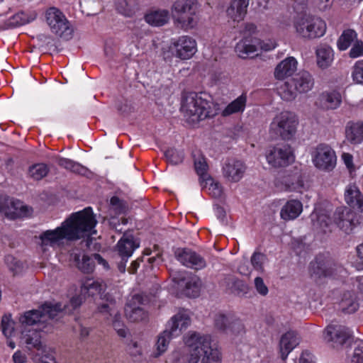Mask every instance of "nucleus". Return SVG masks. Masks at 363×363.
Segmentation results:
<instances>
[{
	"label": "nucleus",
	"mask_w": 363,
	"mask_h": 363,
	"mask_svg": "<svg viewBox=\"0 0 363 363\" xmlns=\"http://www.w3.org/2000/svg\"><path fill=\"white\" fill-rule=\"evenodd\" d=\"M65 311L67 307L62 306L61 303L52 304L46 303L37 310H31L26 312L19 318V322L23 328L21 332V340L26 344L28 349L35 348L38 350L34 357L36 363H57L52 356V350L50 347L42 344L40 334L37 329H26V327L37 324L47 323L49 320L54 319L58 315Z\"/></svg>",
	"instance_id": "1"
},
{
	"label": "nucleus",
	"mask_w": 363,
	"mask_h": 363,
	"mask_svg": "<svg viewBox=\"0 0 363 363\" xmlns=\"http://www.w3.org/2000/svg\"><path fill=\"white\" fill-rule=\"evenodd\" d=\"M96 220L91 208L73 213L53 230H48L40 235V246L43 252L49 247L53 249L62 247L65 240L74 241L95 234Z\"/></svg>",
	"instance_id": "2"
},
{
	"label": "nucleus",
	"mask_w": 363,
	"mask_h": 363,
	"mask_svg": "<svg viewBox=\"0 0 363 363\" xmlns=\"http://www.w3.org/2000/svg\"><path fill=\"white\" fill-rule=\"evenodd\" d=\"M313 225L316 230L326 233L331 232L335 225L346 234H350L359 224L357 214L346 207L337 208L331 218L325 211L315 209L311 215Z\"/></svg>",
	"instance_id": "3"
},
{
	"label": "nucleus",
	"mask_w": 363,
	"mask_h": 363,
	"mask_svg": "<svg viewBox=\"0 0 363 363\" xmlns=\"http://www.w3.org/2000/svg\"><path fill=\"white\" fill-rule=\"evenodd\" d=\"M185 344L189 348L188 363H222V353L209 336L193 333L186 337Z\"/></svg>",
	"instance_id": "4"
},
{
	"label": "nucleus",
	"mask_w": 363,
	"mask_h": 363,
	"mask_svg": "<svg viewBox=\"0 0 363 363\" xmlns=\"http://www.w3.org/2000/svg\"><path fill=\"white\" fill-rule=\"evenodd\" d=\"M205 93H190L183 100L181 110L187 123L195 124L218 114V108Z\"/></svg>",
	"instance_id": "5"
},
{
	"label": "nucleus",
	"mask_w": 363,
	"mask_h": 363,
	"mask_svg": "<svg viewBox=\"0 0 363 363\" xmlns=\"http://www.w3.org/2000/svg\"><path fill=\"white\" fill-rule=\"evenodd\" d=\"M313 85L312 75L306 71H301L286 82L279 83L277 93L283 100L292 101L298 94H305L311 91Z\"/></svg>",
	"instance_id": "6"
},
{
	"label": "nucleus",
	"mask_w": 363,
	"mask_h": 363,
	"mask_svg": "<svg viewBox=\"0 0 363 363\" xmlns=\"http://www.w3.org/2000/svg\"><path fill=\"white\" fill-rule=\"evenodd\" d=\"M299 121L297 116L291 111H281L272 119L269 125V135L273 138L292 140L297 132Z\"/></svg>",
	"instance_id": "7"
},
{
	"label": "nucleus",
	"mask_w": 363,
	"mask_h": 363,
	"mask_svg": "<svg viewBox=\"0 0 363 363\" xmlns=\"http://www.w3.org/2000/svg\"><path fill=\"white\" fill-rule=\"evenodd\" d=\"M199 4L196 0H176L172 6V16L177 26L187 30L197 24Z\"/></svg>",
	"instance_id": "8"
},
{
	"label": "nucleus",
	"mask_w": 363,
	"mask_h": 363,
	"mask_svg": "<svg viewBox=\"0 0 363 363\" xmlns=\"http://www.w3.org/2000/svg\"><path fill=\"white\" fill-rule=\"evenodd\" d=\"M296 32L301 38L313 39L322 37L326 31V23L321 18L309 14H300L294 21Z\"/></svg>",
	"instance_id": "9"
},
{
	"label": "nucleus",
	"mask_w": 363,
	"mask_h": 363,
	"mask_svg": "<svg viewBox=\"0 0 363 363\" xmlns=\"http://www.w3.org/2000/svg\"><path fill=\"white\" fill-rule=\"evenodd\" d=\"M311 155L313 165L320 171L329 172L336 167L335 152L327 144H318L313 148Z\"/></svg>",
	"instance_id": "10"
},
{
	"label": "nucleus",
	"mask_w": 363,
	"mask_h": 363,
	"mask_svg": "<svg viewBox=\"0 0 363 363\" xmlns=\"http://www.w3.org/2000/svg\"><path fill=\"white\" fill-rule=\"evenodd\" d=\"M45 19L51 32L56 35L69 40L72 36V29L63 13L55 7L49 8L45 12Z\"/></svg>",
	"instance_id": "11"
},
{
	"label": "nucleus",
	"mask_w": 363,
	"mask_h": 363,
	"mask_svg": "<svg viewBox=\"0 0 363 363\" xmlns=\"http://www.w3.org/2000/svg\"><path fill=\"white\" fill-rule=\"evenodd\" d=\"M309 271L315 278L330 277L339 279L346 274L345 269L329 259L318 257L310 264Z\"/></svg>",
	"instance_id": "12"
},
{
	"label": "nucleus",
	"mask_w": 363,
	"mask_h": 363,
	"mask_svg": "<svg viewBox=\"0 0 363 363\" xmlns=\"http://www.w3.org/2000/svg\"><path fill=\"white\" fill-rule=\"evenodd\" d=\"M267 163L272 167H284L291 164L295 159L292 148L289 145L269 147L265 154Z\"/></svg>",
	"instance_id": "13"
},
{
	"label": "nucleus",
	"mask_w": 363,
	"mask_h": 363,
	"mask_svg": "<svg viewBox=\"0 0 363 363\" xmlns=\"http://www.w3.org/2000/svg\"><path fill=\"white\" fill-rule=\"evenodd\" d=\"M169 48L177 57L186 60L191 58L197 52V43L192 37L182 35L173 39Z\"/></svg>",
	"instance_id": "14"
},
{
	"label": "nucleus",
	"mask_w": 363,
	"mask_h": 363,
	"mask_svg": "<svg viewBox=\"0 0 363 363\" xmlns=\"http://www.w3.org/2000/svg\"><path fill=\"white\" fill-rule=\"evenodd\" d=\"M352 337L351 330L346 326L331 323L323 331V338L330 342L333 347L343 345Z\"/></svg>",
	"instance_id": "15"
},
{
	"label": "nucleus",
	"mask_w": 363,
	"mask_h": 363,
	"mask_svg": "<svg viewBox=\"0 0 363 363\" xmlns=\"http://www.w3.org/2000/svg\"><path fill=\"white\" fill-rule=\"evenodd\" d=\"M145 299L141 294L133 295L125 306V315L130 322H140L147 318V313L144 306Z\"/></svg>",
	"instance_id": "16"
},
{
	"label": "nucleus",
	"mask_w": 363,
	"mask_h": 363,
	"mask_svg": "<svg viewBox=\"0 0 363 363\" xmlns=\"http://www.w3.org/2000/svg\"><path fill=\"white\" fill-rule=\"evenodd\" d=\"M99 311L105 315L107 320L112 322V325L118 336L125 337L128 335V330L121 320V315L116 307L115 303H103L99 307Z\"/></svg>",
	"instance_id": "17"
},
{
	"label": "nucleus",
	"mask_w": 363,
	"mask_h": 363,
	"mask_svg": "<svg viewBox=\"0 0 363 363\" xmlns=\"http://www.w3.org/2000/svg\"><path fill=\"white\" fill-rule=\"evenodd\" d=\"M175 257L182 265L195 270L202 269L206 266L204 258L189 248H178L175 251Z\"/></svg>",
	"instance_id": "18"
},
{
	"label": "nucleus",
	"mask_w": 363,
	"mask_h": 363,
	"mask_svg": "<svg viewBox=\"0 0 363 363\" xmlns=\"http://www.w3.org/2000/svg\"><path fill=\"white\" fill-rule=\"evenodd\" d=\"M214 326L225 333L236 334L243 330L242 322L231 314L218 313L214 315Z\"/></svg>",
	"instance_id": "19"
},
{
	"label": "nucleus",
	"mask_w": 363,
	"mask_h": 363,
	"mask_svg": "<svg viewBox=\"0 0 363 363\" xmlns=\"http://www.w3.org/2000/svg\"><path fill=\"white\" fill-rule=\"evenodd\" d=\"M191 324V317L187 311H180L171 318L166 325L169 333L175 337L179 336Z\"/></svg>",
	"instance_id": "20"
},
{
	"label": "nucleus",
	"mask_w": 363,
	"mask_h": 363,
	"mask_svg": "<svg viewBox=\"0 0 363 363\" xmlns=\"http://www.w3.org/2000/svg\"><path fill=\"white\" fill-rule=\"evenodd\" d=\"M173 280L179 286H184V292L189 297H196L199 294L201 280L191 274H185L179 277H174Z\"/></svg>",
	"instance_id": "21"
},
{
	"label": "nucleus",
	"mask_w": 363,
	"mask_h": 363,
	"mask_svg": "<svg viewBox=\"0 0 363 363\" xmlns=\"http://www.w3.org/2000/svg\"><path fill=\"white\" fill-rule=\"evenodd\" d=\"M339 310L345 314H352L359 308V298L353 291L345 290L340 292L337 298Z\"/></svg>",
	"instance_id": "22"
},
{
	"label": "nucleus",
	"mask_w": 363,
	"mask_h": 363,
	"mask_svg": "<svg viewBox=\"0 0 363 363\" xmlns=\"http://www.w3.org/2000/svg\"><path fill=\"white\" fill-rule=\"evenodd\" d=\"M259 39L247 36L240 40L235 46V52L241 58H247L257 55Z\"/></svg>",
	"instance_id": "23"
},
{
	"label": "nucleus",
	"mask_w": 363,
	"mask_h": 363,
	"mask_svg": "<svg viewBox=\"0 0 363 363\" xmlns=\"http://www.w3.org/2000/svg\"><path fill=\"white\" fill-rule=\"evenodd\" d=\"M342 102L340 92L333 90L323 92L317 99L315 105L323 110L335 109Z\"/></svg>",
	"instance_id": "24"
},
{
	"label": "nucleus",
	"mask_w": 363,
	"mask_h": 363,
	"mask_svg": "<svg viewBox=\"0 0 363 363\" xmlns=\"http://www.w3.org/2000/svg\"><path fill=\"white\" fill-rule=\"evenodd\" d=\"M345 201L352 208L363 212V194L354 184H350L345 190Z\"/></svg>",
	"instance_id": "25"
},
{
	"label": "nucleus",
	"mask_w": 363,
	"mask_h": 363,
	"mask_svg": "<svg viewBox=\"0 0 363 363\" xmlns=\"http://www.w3.org/2000/svg\"><path fill=\"white\" fill-rule=\"evenodd\" d=\"M298 62L293 57H289L280 62L274 69V77L277 79L283 80L291 77L297 70Z\"/></svg>",
	"instance_id": "26"
},
{
	"label": "nucleus",
	"mask_w": 363,
	"mask_h": 363,
	"mask_svg": "<svg viewBox=\"0 0 363 363\" xmlns=\"http://www.w3.org/2000/svg\"><path fill=\"white\" fill-rule=\"evenodd\" d=\"M303 211V204L298 199L287 201L281 207L280 217L282 220L289 221L297 218Z\"/></svg>",
	"instance_id": "27"
},
{
	"label": "nucleus",
	"mask_w": 363,
	"mask_h": 363,
	"mask_svg": "<svg viewBox=\"0 0 363 363\" xmlns=\"http://www.w3.org/2000/svg\"><path fill=\"white\" fill-rule=\"evenodd\" d=\"M315 57L318 67L325 69L331 66L334 60V51L330 46L320 44L315 50Z\"/></svg>",
	"instance_id": "28"
},
{
	"label": "nucleus",
	"mask_w": 363,
	"mask_h": 363,
	"mask_svg": "<svg viewBox=\"0 0 363 363\" xmlns=\"http://www.w3.org/2000/svg\"><path fill=\"white\" fill-rule=\"evenodd\" d=\"M299 344V337L294 332H287L284 334L279 341V352L281 357L285 360L289 354Z\"/></svg>",
	"instance_id": "29"
},
{
	"label": "nucleus",
	"mask_w": 363,
	"mask_h": 363,
	"mask_svg": "<svg viewBox=\"0 0 363 363\" xmlns=\"http://www.w3.org/2000/svg\"><path fill=\"white\" fill-rule=\"evenodd\" d=\"M245 167L240 161H232L226 163L223 168L224 177L230 182L240 181L245 173Z\"/></svg>",
	"instance_id": "30"
},
{
	"label": "nucleus",
	"mask_w": 363,
	"mask_h": 363,
	"mask_svg": "<svg viewBox=\"0 0 363 363\" xmlns=\"http://www.w3.org/2000/svg\"><path fill=\"white\" fill-rule=\"evenodd\" d=\"M9 205L11 206V208L13 210L11 211V213H13L15 217L27 216L30 213L28 206H25L21 201L18 200H9L6 196H1L0 211H6V209L9 208Z\"/></svg>",
	"instance_id": "31"
},
{
	"label": "nucleus",
	"mask_w": 363,
	"mask_h": 363,
	"mask_svg": "<svg viewBox=\"0 0 363 363\" xmlns=\"http://www.w3.org/2000/svg\"><path fill=\"white\" fill-rule=\"evenodd\" d=\"M125 203L117 196H113L110 200V217L108 218V223L111 228H115L116 230L121 231V229H118V227L120 225V220L116 216H112V213L115 215H121L126 211Z\"/></svg>",
	"instance_id": "32"
},
{
	"label": "nucleus",
	"mask_w": 363,
	"mask_h": 363,
	"mask_svg": "<svg viewBox=\"0 0 363 363\" xmlns=\"http://www.w3.org/2000/svg\"><path fill=\"white\" fill-rule=\"evenodd\" d=\"M345 135L348 141L352 144L363 142V121H350L345 128Z\"/></svg>",
	"instance_id": "33"
},
{
	"label": "nucleus",
	"mask_w": 363,
	"mask_h": 363,
	"mask_svg": "<svg viewBox=\"0 0 363 363\" xmlns=\"http://www.w3.org/2000/svg\"><path fill=\"white\" fill-rule=\"evenodd\" d=\"M247 95L242 94L238 98L229 103L221 111L223 117H228L232 115L244 112L247 104Z\"/></svg>",
	"instance_id": "34"
},
{
	"label": "nucleus",
	"mask_w": 363,
	"mask_h": 363,
	"mask_svg": "<svg viewBox=\"0 0 363 363\" xmlns=\"http://www.w3.org/2000/svg\"><path fill=\"white\" fill-rule=\"evenodd\" d=\"M138 247L139 244L134 240L132 235H123L117 244L118 254L123 259L125 258V262Z\"/></svg>",
	"instance_id": "35"
},
{
	"label": "nucleus",
	"mask_w": 363,
	"mask_h": 363,
	"mask_svg": "<svg viewBox=\"0 0 363 363\" xmlns=\"http://www.w3.org/2000/svg\"><path fill=\"white\" fill-rule=\"evenodd\" d=\"M249 4V0H233L227 9L228 16L234 21L243 20Z\"/></svg>",
	"instance_id": "36"
},
{
	"label": "nucleus",
	"mask_w": 363,
	"mask_h": 363,
	"mask_svg": "<svg viewBox=\"0 0 363 363\" xmlns=\"http://www.w3.org/2000/svg\"><path fill=\"white\" fill-rule=\"evenodd\" d=\"M169 13L166 9L151 10L145 16V21L154 26H162L167 23Z\"/></svg>",
	"instance_id": "37"
},
{
	"label": "nucleus",
	"mask_w": 363,
	"mask_h": 363,
	"mask_svg": "<svg viewBox=\"0 0 363 363\" xmlns=\"http://www.w3.org/2000/svg\"><path fill=\"white\" fill-rule=\"evenodd\" d=\"M174 338H175V337L172 336V334L169 333V330L165 328V330L157 336L155 345V349L152 356L157 358L163 354L167 350L171 340Z\"/></svg>",
	"instance_id": "38"
},
{
	"label": "nucleus",
	"mask_w": 363,
	"mask_h": 363,
	"mask_svg": "<svg viewBox=\"0 0 363 363\" xmlns=\"http://www.w3.org/2000/svg\"><path fill=\"white\" fill-rule=\"evenodd\" d=\"M116 9L126 17H132L138 10V0H117Z\"/></svg>",
	"instance_id": "39"
},
{
	"label": "nucleus",
	"mask_w": 363,
	"mask_h": 363,
	"mask_svg": "<svg viewBox=\"0 0 363 363\" xmlns=\"http://www.w3.org/2000/svg\"><path fill=\"white\" fill-rule=\"evenodd\" d=\"M357 39V33L355 30H345L337 40V48L340 50H346Z\"/></svg>",
	"instance_id": "40"
},
{
	"label": "nucleus",
	"mask_w": 363,
	"mask_h": 363,
	"mask_svg": "<svg viewBox=\"0 0 363 363\" xmlns=\"http://www.w3.org/2000/svg\"><path fill=\"white\" fill-rule=\"evenodd\" d=\"M104 289V285L92 279H86L82 284L81 294L84 296H94L100 294Z\"/></svg>",
	"instance_id": "41"
},
{
	"label": "nucleus",
	"mask_w": 363,
	"mask_h": 363,
	"mask_svg": "<svg viewBox=\"0 0 363 363\" xmlns=\"http://www.w3.org/2000/svg\"><path fill=\"white\" fill-rule=\"evenodd\" d=\"M267 261L268 259L267 256L264 254L259 252H255L250 257V263L252 269L257 272L259 274L264 273V266Z\"/></svg>",
	"instance_id": "42"
},
{
	"label": "nucleus",
	"mask_w": 363,
	"mask_h": 363,
	"mask_svg": "<svg viewBox=\"0 0 363 363\" xmlns=\"http://www.w3.org/2000/svg\"><path fill=\"white\" fill-rule=\"evenodd\" d=\"M57 164L60 167L77 174H84L86 172V169L84 166L69 159L60 158Z\"/></svg>",
	"instance_id": "43"
},
{
	"label": "nucleus",
	"mask_w": 363,
	"mask_h": 363,
	"mask_svg": "<svg viewBox=\"0 0 363 363\" xmlns=\"http://www.w3.org/2000/svg\"><path fill=\"white\" fill-rule=\"evenodd\" d=\"M49 172L48 167L43 163H38L30 167L28 175L34 180H40L45 177Z\"/></svg>",
	"instance_id": "44"
},
{
	"label": "nucleus",
	"mask_w": 363,
	"mask_h": 363,
	"mask_svg": "<svg viewBox=\"0 0 363 363\" xmlns=\"http://www.w3.org/2000/svg\"><path fill=\"white\" fill-rule=\"evenodd\" d=\"M30 22L25 13H18L9 18L5 23V28H12Z\"/></svg>",
	"instance_id": "45"
},
{
	"label": "nucleus",
	"mask_w": 363,
	"mask_h": 363,
	"mask_svg": "<svg viewBox=\"0 0 363 363\" xmlns=\"http://www.w3.org/2000/svg\"><path fill=\"white\" fill-rule=\"evenodd\" d=\"M351 78L354 84L363 85V60L356 61L352 67Z\"/></svg>",
	"instance_id": "46"
},
{
	"label": "nucleus",
	"mask_w": 363,
	"mask_h": 363,
	"mask_svg": "<svg viewBox=\"0 0 363 363\" xmlns=\"http://www.w3.org/2000/svg\"><path fill=\"white\" fill-rule=\"evenodd\" d=\"M77 262V267L79 269L84 273H89L93 271L94 267V261L93 257L87 255H82V259L79 257L76 258Z\"/></svg>",
	"instance_id": "47"
},
{
	"label": "nucleus",
	"mask_w": 363,
	"mask_h": 363,
	"mask_svg": "<svg viewBox=\"0 0 363 363\" xmlns=\"http://www.w3.org/2000/svg\"><path fill=\"white\" fill-rule=\"evenodd\" d=\"M164 155L167 162L172 164H178L183 161L184 153L174 148L165 151Z\"/></svg>",
	"instance_id": "48"
},
{
	"label": "nucleus",
	"mask_w": 363,
	"mask_h": 363,
	"mask_svg": "<svg viewBox=\"0 0 363 363\" xmlns=\"http://www.w3.org/2000/svg\"><path fill=\"white\" fill-rule=\"evenodd\" d=\"M1 329L3 334L9 337L14 332V323L11 318V315H5L1 320Z\"/></svg>",
	"instance_id": "49"
},
{
	"label": "nucleus",
	"mask_w": 363,
	"mask_h": 363,
	"mask_svg": "<svg viewBox=\"0 0 363 363\" xmlns=\"http://www.w3.org/2000/svg\"><path fill=\"white\" fill-rule=\"evenodd\" d=\"M283 182L284 183V186L281 189L284 191H297L299 187L302 186L298 177H284Z\"/></svg>",
	"instance_id": "50"
},
{
	"label": "nucleus",
	"mask_w": 363,
	"mask_h": 363,
	"mask_svg": "<svg viewBox=\"0 0 363 363\" xmlns=\"http://www.w3.org/2000/svg\"><path fill=\"white\" fill-rule=\"evenodd\" d=\"M349 56L351 58H357L363 56V42L357 39L349 52Z\"/></svg>",
	"instance_id": "51"
},
{
	"label": "nucleus",
	"mask_w": 363,
	"mask_h": 363,
	"mask_svg": "<svg viewBox=\"0 0 363 363\" xmlns=\"http://www.w3.org/2000/svg\"><path fill=\"white\" fill-rule=\"evenodd\" d=\"M195 169L197 174L201 177L206 175L208 165L203 157H199L194 161Z\"/></svg>",
	"instance_id": "52"
},
{
	"label": "nucleus",
	"mask_w": 363,
	"mask_h": 363,
	"mask_svg": "<svg viewBox=\"0 0 363 363\" xmlns=\"http://www.w3.org/2000/svg\"><path fill=\"white\" fill-rule=\"evenodd\" d=\"M351 363H363V341H358L354 348Z\"/></svg>",
	"instance_id": "53"
},
{
	"label": "nucleus",
	"mask_w": 363,
	"mask_h": 363,
	"mask_svg": "<svg viewBox=\"0 0 363 363\" xmlns=\"http://www.w3.org/2000/svg\"><path fill=\"white\" fill-rule=\"evenodd\" d=\"M209 182L210 184L209 186L208 187L209 194L215 198L220 197L223 194V188L220 183L214 182L212 179H210Z\"/></svg>",
	"instance_id": "54"
},
{
	"label": "nucleus",
	"mask_w": 363,
	"mask_h": 363,
	"mask_svg": "<svg viewBox=\"0 0 363 363\" xmlns=\"http://www.w3.org/2000/svg\"><path fill=\"white\" fill-rule=\"evenodd\" d=\"M254 285L256 291L260 295L266 296L268 294V288L262 277H257L254 280Z\"/></svg>",
	"instance_id": "55"
},
{
	"label": "nucleus",
	"mask_w": 363,
	"mask_h": 363,
	"mask_svg": "<svg viewBox=\"0 0 363 363\" xmlns=\"http://www.w3.org/2000/svg\"><path fill=\"white\" fill-rule=\"evenodd\" d=\"M277 43L274 40L267 39L261 41L259 40V50L270 51L277 47Z\"/></svg>",
	"instance_id": "56"
},
{
	"label": "nucleus",
	"mask_w": 363,
	"mask_h": 363,
	"mask_svg": "<svg viewBox=\"0 0 363 363\" xmlns=\"http://www.w3.org/2000/svg\"><path fill=\"white\" fill-rule=\"evenodd\" d=\"M5 261L11 270L15 273L18 272L21 268V263L16 258L11 255H8L6 257Z\"/></svg>",
	"instance_id": "57"
},
{
	"label": "nucleus",
	"mask_w": 363,
	"mask_h": 363,
	"mask_svg": "<svg viewBox=\"0 0 363 363\" xmlns=\"http://www.w3.org/2000/svg\"><path fill=\"white\" fill-rule=\"evenodd\" d=\"M341 157H342V160L344 164L348 169L349 172L350 173H352L353 172H354L355 168H354V165L353 164L352 155L350 153L344 152V153H342Z\"/></svg>",
	"instance_id": "58"
},
{
	"label": "nucleus",
	"mask_w": 363,
	"mask_h": 363,
	"mask_svg": "<svg viewBox=\"0 0 363 363\" xmlns=\"http://www.w3.org/2000/svg\"><path fill=\"white\" fill-rule=\"evenodd\" d=\"M357 255V266L359 270L363 269V243L358 245L356 248Z\"/></svg>",
	"instance_id": "59"
},
{
	"label": "nucleus",
	"mask_w": 363,
	"mask_h": 363,
	"mask_svg": "<svg viewBox=\"0 0 363 363\" xmlns=\"http://www.w3.org/2000/svg\"><path fill=\"white\" fill-rule=\"evenodd\" d=\"M299 363H314L313 356L311 352L304 351L300 357Z\"/></svg>",
	"instance_id": "60"
},
{
	"label": "nucleus",
	"mask_w": 363,
	"mask_h": 363,
	"mask_svg": "<svg viewBox=\"0 0 363 363\" xmlns=\"http://www.w3.org/2000/svg\"><path fill=\"white\" fill-rule=\"evenodd\" d=\"M14 363H24L26 360V357L21 351H16L13 355Z\"/></svg>",
	"instance_id": "61"
},
{
	"label": "nucleus",
	"mask_w": 363,
	"mask_h": 363,
	"mask_svg": "<svg viewBox=\"0 0 363 363\" xmlns=\"http://www.w3.org/2000/svg\"><path fill=\"white\" fill-rule=\"evenodd\" d=\"M93 259L98 264H101L105 269L108 268V262L99 254H94L93 255Z\"/></svg>",
	"instance_id": "62"
},
{
	"label": "nucleus",
	"mask_w": 363,
	"mask_h": 363,
	"mask_svg": "<svg viewBox=\"0 0 363 363\" xmlns=\"http://www.w3.org/2000/svg\"><path fill=\"white\" fill-rule=\"evenodd\" d=\"M239 272L245 276H249L251 274V269L248 267L246 263H242L238 268Z\"/></svg>",
	"instance_id": "63"
},
{
	"label": "nucleus",
	"mask_w": 363,
	"mask_h": 363,
	"mask_svg": "<svg viewBox=\"0 0 363 363\" xmlns=\"http://www.w3.org/2000/svg\"><path fill=\"white\" fill-rule=\"evenodd\" d=\"M82 298L81 296L72 297V299L70 300V303L73 309L79 307L82 304Z\"/></svg>",
	"instance_id": "64"
}]
</instances>
